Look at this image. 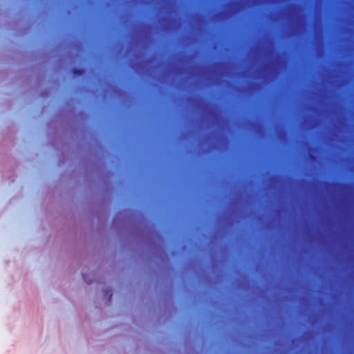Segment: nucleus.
Listing matches in <instances>:
<instances>
[{
	"mask_svg": "<svg viewBox=\"0 0 354 354\" xmlns=\"http://www.w3.org/2000/svg\"><path fill=\"white\" fill-rule=\"evenodd\" d=\"M73 74L75 75H82L84 73L83 69H74Z\"/></svg>",
	"mask_w": 354,
	"mask_h": 354,
	"instance_id": "1",
	"label": "nucleus"
},
{
	"mask_svg": "<svg viewBox=\"0 0 354 354\" xmlns=\"http://www.w3.org/2000/svg\"><path fill=\"white\" fill-rule=\"evenodd\" d=\"M112 297V294H110L109 300L110 301Z\"/></svg>",
	"mask_w": 354,
	"mask_h": 354,
	"instance_id": "2",
	"label": "nucleus"
}]
</instances>
